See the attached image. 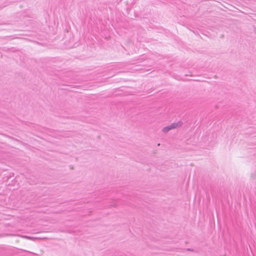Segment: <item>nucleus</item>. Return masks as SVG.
Listing matches in <instances>:
<instances>
[{
	"instance_id": "f257e3e1",
	"label": "nucleus",
	"mask_w": 256,
	"mask_h": 256,
	"mask_svg": "<svg viewBox=\"0 0 256 256\" xmlns=\"http://www.w3.org/2000/svg\"><path fill=\"white\" fill-rule=\"evenodd\" d=\"M183 123L182 121H178L177 122H174L170 124L172 129L179 128L182 125Z\"/></svg>"
},
{
	"instance_id": "f03ea898",
	"label": "nucleus",
	"mask_w": 256,
	"mask_h": 256,
	"mask_svg": "<svg viewBox=\"0 0 256 256\" xmlns=\"http://www.w3.org/2000/svg\"><path fill=\"white\" fill-rule=\"evenodd\" d=\"M172 130V128H171V126L170 125H168L166 127H164L162 129V131L164 132V133H166V132H168V131H170V130Z\"/></svg>"
},
{
	"instance_id": "7ed1b4c3",
	"label": "nucleus",
	"mask_w": 256,
	"mask_h": 256,
	"mask_svg": "<svg viewBox=\"0 0 256 256\" xmlns=\"http://www.w3.org/2000/svg\"><path fill=\"white\" fill-rule=\"evenodd\" d=\"M26 238H28L31 239V240H32V239H34V238H31V237H28V236H26Z\"/></svg>"
},
{
	"instance_id": "20e7f679",
	"label": "nucleus",
	"mask_w": 256,
	"mask_h": 256,
	"mask_svg": "<svg viewBox=\"0 0 256 256\" xmlns=\"http://www.w3.org/2000/svg\"><path fill=\"white\" fill-rule=\"evenodd\" d=\"M187 250H188V251H192V252L194 251V250L192 249H191V248H188Z\"/></svg>"
},
{
	"instance_id": "39448f33",
	"label": "nucleus",
	"mask_w": 256,
	"mask_h": 256,
	"mask_svg": "<svg viewBox=\"0 0 256 256\" xmlns=\"http://www.w3.org/2000/svg\"><path fill=\"white\" fill-rule=\"evenodd\" d=\"M112 206H116V204H114Z\"/></svg>"
}]
</instances>
